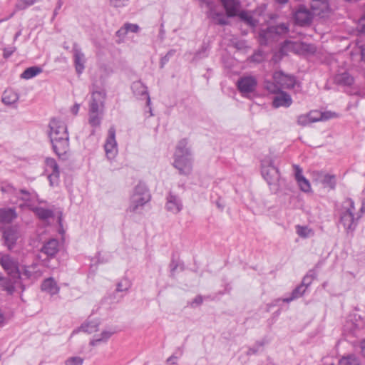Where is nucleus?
Masks as SVG:
<instances>
[{"label":"nucleus","instance_id":"38","mask_svg":"<svg viewBox=\"0 0 365 365\" xmlns=\"http://www.w3.org/2000/svg\"><path fill=\"white\" fill-rule=\"evenodd\" d=\"M17 194L18 196L16 197L25 202L31 201L36 196L35 192H30L29 191L24 189L17 191Z\"/></svg>","mask_w":365,"mask_h":365},{"label":"nucleus","instance_id":"4","mask_svg":"<svg viewBox=\"0 0 365 365\" xmlns=\"http://www.w3.org/2000/svg\"><path fill=\"white\" fill-rule=\"evenodd\" d=\"M354 202L351 198H346L343 201L339 210L340 222L342 224L347 233L353 232L357 227L361 215H354Z\"/></svg>","mask_w":365,"mask_h":365},{"label":"nucleus","instance_id":"2","mask_svg":"<svg viewBox=\"0 0 365 365\" xmlns=\"http://www.w3.org/2000/svg\"><path fill=\"white\" fill-rule=\"evenodd\" d=\"M187 138L180 140L176 146L174 153V167L180 175H187L192 170V158L190 148L187 146Z\"/></svg>","mask_w":365,"mask_h":365},{"label":"nucleus","instance_id":"16","mask_svg":"<svg viewBox=\"0 0 365 365\" xmlns=\"http://www.w3.org/2000/svg\"><path fill=\"white\" fill-rule=\"evenodd\" d=\"M106 93L104 91H96L92 93L88 110L103 111Z\"/></svg>","mask_w":365,"mask_h":365},{"label":"nucleus","instance_id":"43","mask_svg":"<svg viewBox=\"0 0 365 365\" xmlns=\"http://www.w3.org/2000/svg\"><path fill=\"white\" fill-rule=\"evenodd\" d=\"M1 191L4 193H9L18 196L17 190L9 183H2L1 185Z\"/></svg>","mask_w":365,"mask_h":365},{"label":"nucleus","instance_id":"21","mask_svg":"<svg viewBox=\"0 0 365 365\" xmlns=\"http://www.w3.org/2000/svg\"><path fill=\"white\" fill-rule=\"evenodd\" d=\"M220 1L223 5L228 17L237 16L238 9L240 5L239 0H220Z\"/></svg>","mask_w":365,"mask_h":365},{"label":"nucleus","instance_id":"48","mask_svg":"<svg viewBox=\"0 0 365 365\" xmlns=\"http://www.w3.org/2000/svg\"><path fill=\"white\" fill-rule=\"evenodd\" d=\"M178 267V263L177 261H175L173 258L172 259L170 263V277H174L175 270L177 269Z\"/></svg>","mask_w":365,"mask_h":365},{"label":"nucleus","instance_id":"41","mask_svg":"<svg viewBox=\"0 0 365 365\" xmlns=\"http://www.w3.org/2000/svg\"><path fill=\"white\" fill-rule=\"evenodd\" d=\"M36 1L37 0H19L15 5L16 10H24L27 7L34 4Z\"/></svg>","mask_w":365,"mask_h":365},{"label":"nucleus","instance_id":"63","mask_svg":"<svg viewBox=\"0 0 365 365\" xmlns=\"http://www.w3.org/2000/svg\"><path fill=\"white\" fill-rule=\"evenodd\" d=\"M169 60H170V58H168V56H167L166 55L165 56H163L160 60L161 67L163 68L164 66V65L169 61Z\"/></svg>","mask_w":365,"mask_h":365},{"label":"nucleus","instance_id":"27","mask_svg":"<svg viewBox=\"0 0 365 365\" xmlns=\"http://www.w3.org/2000/svg\"><path fill=\"white\" fill-rule=\"evenodd\" d=\"M32 210L39 219L43 220L51 218L54 215L53 210L41 207H35Z\"/></svg>","mask_w":365,"mask_h":365},{"label":"nucleus","instance_id":"25","mask_svg":"<svg viewBox=\"0 0 365 365\" xmlns=\"http://www.w3.org/2000/svg\"><path fill=\"white\" fill-rule=\"evenodd\" d=\"M16 217V210L14 208L0 209V222L9 223Z\"/></svg>","mask_w":365,"mask_h":365},{"label":"nucleus","instance_id":"50","mask_svg":"<svg viewBox=\"0 0 365 365\" xmlns=\"http://www.w3.org/2000/svg\"><path fill=\"white\" fill-rule=\"evenodd\" d=\"M110 2L115 7H121L125 6L128 0H110Z\"/></svg>","mask_w":365,"mask_h":365},{"label":"nucleus","instance_id":"44","mask_svg":"<svg viewBox=\"0 0 365 365\" xmlns=\"http://www.w3.org/2000/svg\"><path fill=\"white\" fill-rule=\"evenodd\" d=\"M300 189L305 192H307L310 191L311 190V185L307 179H306L304 177L301 178L297 180Z\"/></svg>","mask_w":365,"mask_h":365},{"label":"nucleus","instance_id":"10","mask_svg":"<svg viewBox=\"0 0 365 365\" xmlns=\"http://www.w3.org/2000/svg\"><path fill=\"white\" fill-rule=\"evenodd\" d=\"M104 149L106 156L109 160L113 159L118 153L117 142L115 140V129L113 126L108 129Z\"/></svg>","mask_w":365,"mask_h":365},{"label":"nucleus","instance_id":"6","mask_svg":"<svg viewBox=\"0 0 365 365\" xmlns=\"http://www.w3.org/2000/svg\"><path fill=\"white\" fill-rule=\"evenodd\" d=\"M289 32V24L281 23L277 25L268 26L259 32V42L261 45H267L270 38L275 35H283Z\"/></svg>","mask_w":365,"mask_h":365},{"label":"nucleus","instance_id":"18","mask_svg":"<svg viewBox=\"0 0 365 365\" xmlns=\"http://www.w3.org/2000/svg\"><path fill=\"white\" fill-rule=\"evenodd\" d=\"M59 250V242L56 239H50L41 247L40 252L45 255L48 258H53Z\"/></svg>","mask_w":365,"mask_h":365},{"label":"nucleus","instance_id":"36","mask_svg":"<svg viewBox=\"0 0 365 365\" xmlns=\"http://www.w3.org/2000/svg\"><path fill=\"white\" fill-rule=\"evenodd\" d=\"M35 265L23 266L20 268V279L24 277L25 279L31 278L34 272Z\"/></svg>","mask_w":365,"mask_h":365},{"label":"nucleus","instance_id":"59","mask_svg":"<svg viewBox=\"0 0 365 365\" xmlns=\"http://www.w3.org/2000/svg\"><path fill=\"white\" fill-rule=\"evenodd\" d=\"M80 108V105L78 103H75L73 106L71 108V113L73 115H77Z\"/></svg>","mask_w":365,"mask_h":365},{"label":"nucleus","instance_id":"1","mask_svg":"<svg viewBox=\"0 0 365 365\" xmlns=\"http://www.w3.org/2000/svg\"><path fill=\"white\" fill-rule=\"evenodd\" d=\"M48 135L55 153L63 160L67 158L69 150V137L66 124L53 118L49 123Z\"/></svg>","mask_w":365,"mask_h":365},{"label":"nucleus","instance_id":"17","mask_svg":"<svg viewBox=\"0 0 365 365\" xmlns=\"http://www.w3.org/2000/svg\"><path fill=\"white\" fill-rule=\"evenodd\" d=\"M166 200L165 208L168 211L177 214L182 210V200L178 195L170 192L167 196Z\"/></svg>","mask_w":365,"mask_h":365},{"label":"nucleus","instance_id":"26","mask_svg":"<svg viewBox=\"0 0 365 365\" xmlns=\"http://www.w3.org/2000/svg\"><path fill=\"white\" fill-rule=\"evenodd\" d=\"M19 94L12 90H6L2 96V102L5 105H12L16 103L19 100Z\"/></svg>","mask_w":365,"mask_h":365},{"label":"nucleus","instance_id":"33","mask_svg":"<svg viewBox=\"0 0 365 365\" xmlns=\"http://www.w3.org/2000/svg\"><path fill=\"white\" fill-rule=\"evenodd\" d=\"M339 365H360V361L354 354H348L339 360Z\"/></svg>","mask_w":365,"mask_h":365},{"label":"nucleus","instance_id":"7","mask_svg":"<svg viewBox=\"0 0 365 365\" xmlns=\"http://www.w3.org/2000/svg\"><path fill=\"white\" fill-rule=\"evenodd\" d=\"M262 175L264 179L267 181L270 188L274 192L278 191L279 181L280 178L279 169L274 165L272 161H270L268 165H262Z\"/></svg>","mask_w":365,"mask_h":365},{"label":"nucleus","instance_id":"5","mask_svg":"<svg viewBox=\"0 0 365 365\" xmlns=\"http://www.w3.org/2000/svg\"><path fill=\"white\" fill-rule=\"evenodd\" d=\"M273 81H267L264 83L265 88L270 93H277L282 89H290L296 84V78L288 75L282 71H275L272 75Z\"/></svg>","mask_w":365,"mask_h":365},{"label":"nucleus","instance_id":"58","mask_svg":"<svg viewBox=\"0 0 365 365\" xmlns=\"http://www.w3.org/2000/svg\"><path fill=\"white\" fill-rule=\"evenodd\" d=\"M365 213V198L361 201V206L360 207L359 212L356 213V215H361V216Z\"/></svg>","mask_w":365,"mask_h":365},{"label":"nucleus","instance_id":"24","mask_svg":"<svg viewBox=\"0 0 365 365\" xmlns=\"http://www.w3.org/2000/svg\"><path fill=\"white\" fill-rule=\"evenodd\" d=\"M103 116V111L88 110V123L93 128L100 127Z\"/></svg>","mask_w":365,"mask_h":365},{"label":"nucleus","instance_id":"13","mask_svg":"<svg viewBox=\"0 0 365 365\" xmlns=\"http://www.w3.org/2000/svg\"><path fill=\"white\" fill-rule=\"evenodd\" d=\"M20 237V232L18 227L10 226L3 231V238L4 243L9 250H12L15 246L17 240Z\"/></svg>","mask_w":365,"mask_h":365},{"label":"nucleus","instance_id":"61","mask_svg":"<svg viewBox=\"0 0 365 365\" xmlns=\"http://www.w3.org/2000/svg\"><path fill=\"white\" fill-rule=\"evenodd\" d=\"M5 289L9 294H12L15 290V287L13 284H9L6 286Z\"/></svg>","mask_w":365,"mask_h":365},{"label":"nucleus","instance_id":"35","mask_svg":"<svg viewBox=\"0 0 365 365\" xmlns=\"http://www.w3.org/2000/svg\"><path fill=\"white\" fill-rule=\"evenodd\" d=\"M317 277V273L314 269L309 270L307 274L303 277L301 285L304 287H307L312 284L314 279Z\"/></svg>","mask_w":365,"mask_h":365},{"label":"nucleus","instance_id":"14","mask_svg":"<svg viewBox=\"0 0 365 365\" xmlns=\"http://www.w3.org/2000/svg\"><path fill=\"white\" fill-rule=\"evenodd\" d=\"M310 9L313 16H318L321 18L327 16L329 12L327 0H312Z\"/></svg>","mask_w":365,"mask_h":365},{"label":"nucleus","instance_id":"62","mask_svg":"<svg viewBox=\"0 0 365 365\" xmlns=\"http://www.w3.org/2000/svg\"><path fill=\"white\" fill-rule=\"evenodd\" d=\"M361 60L365 62V45H361L360 46Z\"/></svg>","mask_w":365,"mask_h":365},{"label":"nucleus","instance_id":"34","mask_svg":"<svg viewBox=\"0 0 365 365\" xmlns=\"http://www.w3.org/2000/svg\"><path fill=\"white\" fill-rule=\"evenodd\" d=\"M99 322L98 321H89L81 326V329L88 334L96 332L98 330Z\"/></svg>","mask_w":365,"mask_h":365},{"label":"nucleus","instance_id":"15","mask_svg":"<svg viewBox=\"0 0 365 365\" xmlns=\"http://www.w3.org/2000/svg\"><path fill=\"white\" fill-rule=\"evenodd\" d=\"M72 51L73 53V62L76 71L78 75H81L85 69V55L77 43H73Z\"/></svg>","mask_w":365,"mask_h":365},{"label":"nucleus","instance_id":"29","mask_svg":"<svg viewBox=\"0 0 365 365\" xmlns=\"http://www.w3.org/2000/svg\"><path fill=\"white\" fill-rule=\"evenodd\" d=\"M42 72V68L38 66H31L27 68L21 74V78L24 79H30Z\"/></svg>","mask_w":365,"mask_h":365},{"label":"nucleus","instance_id":"20","mask_svg":"<svg viewBox=\"0 0 365 365\" xmlns=\"http://www.w3.org/2000/svg\"><path fill=\"white\" fill-rule=\"evenodd\" d=\"M277 95L273 98L272 105L274 108L289 107L292 103V99L289 94L280 91L276 93Z\"/></svg>","mask_w":365,"mask_h":365},{"label":"nucleus","instance_id":"9","mask_svg":"<svg viewBox=\"0 0 365 365\" xmlns=\"http://www.w3.org/2000/svg\"><path fill=\"white\" fill-rule=\"evenodd\" d=\"M313 14L304 5H299L294 14V19L297 24L304 26L311 24L313 19Z\"/></svg>","mask_w":365,"mask_h":365},{"label":"nucleus","instance_id":"31","mask_svg":"<svg viewBox=\"0 0 365 365\" xmlns=\"http://www.w3.org/2000/svg\"><path fill=\"white\" fill-rule=\"evenodd\" d=\"M305 291H306V287H304L303 286L299 284L292 291L291 296L289 297L284 298L283 299V302L289 303L296 299H298V298L301 297L302 296H303Z\"/></svg>","mask_w":365,"mask_h":365},{"label":"nucleus","instance_id":"37","mask_svg":"<svg viewBox=\"0 0 365 365\" xmlns=\"http://www.w3.org/2000/svg\"><path fill=\"white\" fill-rule=\"evenodd\" d=\"M297 233L303 238H307L314 235V231L307 226L297 225L296 227Z\"/></svg>","mask_w":365,"mask_h":365},{"label":"nucleus","instance_id":"8","mask_svg":"<svg viewBox=\"0 0 365 365\" xmlns=\"http://www.w3.org/2000/svg\"><path fill=\"white\" fill-rule=\"evenodd\" d=\"M0 264L14 282L20 279V267L19 263L9 255H3L0 257Z\"/></svg>","mask_w":365,"mask_h":365},{"label":"nucleus","instance_id":"46","mask_svg":"<svg viewBox=\"0 0 365 365\" xmlns=\"http://www.w3.org/2000/svg\"><path fill=\"white\" fill-rule=\"evenodd\" d=\"M207 49L208 46L205 43H203L200 49L195 53L194 59L198 60L206 57L207 56Z\"/></svg>","mask_w":365,"mask_h":365},{"label":"nucleus","instance_id":"54","mask_svg":"<svg viewBox=\"0 0 365 365\" xmlns=\"http://www.w3.org/2000/svg\"><path fill=\"white\" fill-rule=\"evenodd\" d=\"M250 59L251 61L259 63L262 61V55L259 52L255 53L250 57Z\"/></svg>","mask_w":365,"mask_h":365},{"label":"nucleus","instance_id":"22","mask_svg":"<svg viewBox=\"0 0 365 365\" xmlns=\"http://www.w3.org/2000/svg\"><path fill=\"white\" fill-rule=\"evenodd\" d=\"M334 81L339 86H350L354 83V79L349 73L345 71L336 74Z\"/></svg>","mask_w":365,"mask_h":365},{"label":"nucleus","instance_id":"30","mask_svg":"<svg viewBox=\"0 0 365 365\" xmlns=\"http://www.w3.org/2000/svg\"><path fill=\"white\" fill-rule=\"evenodd\" d=\"M208 16L219 25H227L228 24L227 18L221 12H216L213 10H210Z\"/></svg>","mask_w":365,"mask_h":365},{"label":"nucleus","instance_id":"45","mask_svg":"<svg viewBox=\"0 0 365 365\" xmlns=\"http://www.w3.org/2000/svg\"><path fill=\"white\" fill-rule=\"evenodd\" d=\"M84 359L80 356H71L68 358L65 362V365H83Z\"/></svg>","mask_w":365,"mask_h":365},{"label":"nucleus","instance_id":"56","mask_svg":"<svg viewBox=\"0 0 365 365\" xmlns=\"http://www.w3.org/2000/svg\"><path fill=\"white\" fill-rule=\"evenodd\" d=\"M203 299L202 297L200 295L197 296L192 301L191 305L192 306L194 304H196L197 305H200L202 303Z\"/></svg>","mask_w":365,"mask_h":365},{"label":"nucleus","instance_id":"55","mask_svg":"<svg viewBox=\"0 0 365 365\" xmlns=\"http://www.w3.org/2000/svg\"><path fill=\"white\" fill-rule=\"evenodd\" d=\"M63 4V0H58L57 1L56 8H55V9L53 11V18L55 16H56V15L58 14V10L61 9Z\"/></svg>","mask_w":365,"mask_h":365},{"label":"nucleus","instance_id":"52","mask_svg":"<svg viewBox=\"0 0 365 365\" xmlns=\"http://www.w3.org/2000/svg\"><path fill=\"white\" fill-rule=\"evenodd\" d=\"M128 31L125 29L124 25L116 31V36L119 38H123L127 35Z\"/></svg>","mask_w":365,"mask_h":365},{"label":"nucleus","instance_id":"51","mask_svg":"<svg viewBox=\"0 0 365 365\" xmlns=\"http://www.w3.org/2000/svg\"><path fill=\"white\" fill-rule=\"evenodd\" d=\"M179 356H176L175 354L171 355L169 358L166 360V364L169 365H175L178 364Z\"/></svg>","mask_w":365,"mask_h":365},{"label":"nucleus","instance_id":"64","mask_svg":"<svg viewBox=\"0 0 365 365\" xmlns=\"http://www.w3.org/2000/svg\"><path fill=\"white\" fill-rule=\"evenodd\" d=\"M361 349L362 354L365 356V339L361 342Z\"/></svg>","mask_w":365,"mask_h":365},{"label":"nucleus","instance_id":"49","mask_svg":"<svg viewBox=\"0 0 365 365\" xmlns=\"http://www.w3.org/2000/svg\"><path fill=\"white\" fill-rule=\"evenodd\" d=\"M293 167L295 171L296 180L301 178H304V175H302V169L297 165H294Z\"/></svg>","mask_w":365,"mask_h":365},{"label":"nucleus","instance_id":"23","mask_svg":"<svg viewBox=\"0 0 365 365\" xmlns=\"http://www.w3.org/2000/svg\"><path fill=\"white\" fill-rule=\"evenodd\" d=\"M41 289L51 295L56 294L59 292V287L53 277H48L43 281Z\"/></svg>","mask_w":365,"mask_h":365},{"label":"nucleus","instance_id":"11","mask_svg":"<svg viewBox=\"0 0 365 365\" xmlns=\"http://www.w3.org/2000/svg\"><path fill=\"white\" fill-rule=\"evenodd\" d=\"M46 171L49 173L48 178L51 186L57 185L59 181V168L55 159L47 158L45 160Z\"/></svg>","mask_w":365,"mask_h":365},{"label":"nucleus","instance_id":"53","mask_svg":"<svg viewBox=\"0 0 365 365\" xmlns=\"http://www.w3.org/2000/svg\"><path fill=\"white\" fill-rule=\"evenodd\" d=\"M14 51H15V49L13 48H5L4 49V53H3L4 58H8L13 54Z\"/></svg>","mask_w":365,"mask_h":365},{"label":"nucleus","instance_id":"47","mask_svg":"<svg viewBox=\"0 0 365 365\" xmlns=\"http://www.w3.org/2000/svg\"><path fill=\"white\" fill-rule=\"evenodd\" d=\"M124 26H125V29L127 30L128 33V32L138 33L140 30L139 26L138 24H135L125 23L124 24Z\"/></svg>","mask_w":365,"mask_h":365},{"label":"nucleus","instance_id":"57","mask_svg":"<svg viewBox=\"0 0 365 365\" xmlns=\"http://www.w3.org/2000/svg\"><path fill=\"white\" fill-rule=\"evenodd\" d=\"M314 114H313V118H320L319 120H324V119H328L330 118V116H325V113H318L317 112H314Z\"/></svg>","mask_w":365,"mask_h":365},{"label":"nucleus","instance_id":"40","mask_svg":"<svg viewBox=\"0 0 365 365\" xmlns=\"http://www.w3.org/2000/svg\"><path fill=\"white\" fill-rule=\"evenodd\" d=\"M322 183L330 189L334 190L336 187L335 175L326 174L322 180Z\"/></svg>","mask_w":365,"mask_h":365},{"label":"nucleus","instance_id":"28","mask_svg":"<svg viewBox=\"0 0 365 365\" xmlns=\"http://www.w3.org/2000/svg\"><path fill=\"white\" fill-rule=\"evenodd\" d=\"M237 16L240 17L241 21L245 22L247 25L251 27H255L259 23V21L255 18L252 15H250L247 11H242Z\"/></svg>","mask_w":365,"mask_h":365},{"label":"nucleus","instance_id":"32","mask_svg":"<svg viewBox=\"0 0 365 365\" xmlns=\"http://www.w3.org/2000/svg\"><path fill=\"white\" fill-rule=\"evenodd\" d=\"M313 114H314V113L310 112L307 115L299 116L297 119L298 124L305 126L311 123L319 121L320 118H313Z\"/></svg>","mask_w":365,"mask_h":365},{"label":"nucleus","instance_id":"60","mask_svg":"<svg viewBox=\"0 0 365 365\" xmlns=\"http://www.w3.org/2000/svg\"><path fill=\"white\" fill-rule=\"evenodd\" d=\"M258 351V347H250L247 351V355L255 354Z\"/></svg>","mask_w":365,"mask_h":365},{"label":"nucleus","instance_id":"42","mask_svg":"<svg viewBox=\"0 0 365 365\" xmlns=\"http://www.w3.org/2000/svg\"><path fill=\"white\" fill-rule=\"evenodd\" d=\"M130 286H131V283L128 279H126V278L123 279L119 282H118L117 287H116V291L118 292L128 291L130 289Z\"/></svg>","mask_w":365,"mask_h":365},{"label":"nucleus","instance_id":"3","mask_svg":"<svg viewBox=\"0 0 365 365\" xmlns=\"http://www.w3.org/2000/svg\"><path fill=\"white\" fill-rule=\"evenodd\" d=\"M151 200V195L147 186L139 182L133 189L130 197L129 206L126 211L128 212L141 214L144 206Z\"/></svg>","mask_w":365,"mask_h":365},{"label":"nucleus","instance_id":"12","mask_svg":"<svg viewBox=\"0 0 365 365\" xmlns=\"http://www.w3.org/2000/svg\"><path fill=\"white\" fill-rule=\"evenodd\" d=\"M257 81L252 76L241 77L237 83L239 91L242 94L250 93L256 89Z\"/></svg>","mask_w":365,"mask_h":365},{"label":"nucleus","instance_id":"19","mask_svg":"<svg viewBox=\"0 0 365 365\" xmlns=\"http://www.w3.org/2000/svg\"><path fill=\"white\" fill-rule=\"evenodd\" d=\"M131 89L135 96L138 98H146L147 106L150 105V98L148 92V88L140 81H134L131 85Z\"/></svg>","mask_w":365,"mask_h":365},{"label":"nucleus","instance_id":"39","mask_svg":"<svg viewBox=\"0 0 365 365\" xmlns=\"http://www.w3.org/2000/svg\"><path fill=\"white\" fill-rule=\"evenodd\" d=\"M113 332L103 331L101 334V337L95 336V338L91 341L90 344L91 346H96L98 344L101 342L106 341L111 336Z\"/></svg>","mask_w":365,"mask_h":365}]
</instances>
